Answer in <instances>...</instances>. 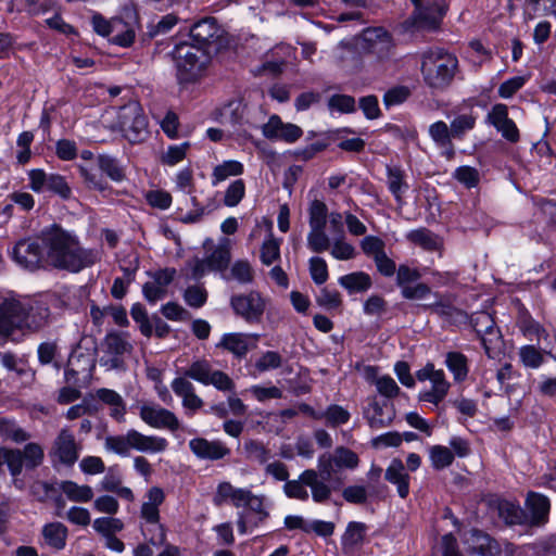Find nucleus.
I'll return each mask as SVG.
<instances>
[{"label":"nucleus","mask_w":556,"mask_h":556,"mask_svg":"<svg viewBox=\"0 0 556 556\" xmlns=\"http://www.w3.org/2000/svg\"><path fill=\"white\" fill-rule=\"evenodd\" d=\"M358 464L359 458L354 451L338 446L332 453L318 456L316 469H305L296 479L283 484V493L288 498L301 502H307L311 496L315 504L326 505L343 484L338 473L343 469L354 470Z\"/></svg>","instance_id":"nucleus-1"},{"label":"nucleus","mask_w":556,"mask_h":556,"mask_svg":"<svg viewBox=\"0 0 556 556\" xmlns=\"http://www.w3.org/2000/svg\"><path fill=\"white\" fill-rule=\"evenodd\" d=\"M39 238L46 248V265L70 273H79L100 262L99 249L85 248L78 235L52 224L39 231Z\"/></svg>","instance_id":"nucleus-2"},{"label":"nucleus","mask_w":556,"mask_h":556,"mask_svg":"<svg viewBox=\"0 0 556 556\" xmlns=\"http://www.w3.org/2000/svg\"><path fill=\"white\" fill-rule=\"evenodd\" d=\"M189 379L204 386H213L222 392H233L236 389L230 376L222 370L213 369L208 361L197 359L192 362L184 371L182 377H176L170 382V388L181 399V406L188 417H193L204 406V401L197 394L195 387Z\"/></svg>","instance_id":"nucleus-3"},{"label":"nucleus","mask_w":556,"mask_h":556,"mask_svg":"<svg viewBox=\"0 0 556 556\" xmlns=\"http://www.w3.org/2000/svg\"><path fill=\"white\" fill-rule=\"evenodd\" d=\"M49 316L48 308L16 294L0 298V339L9 338L15 330L36 331L43 327Z\"/></svg>","instance_id":"nucleus-4"},{"label":"nucleus","mask_w":556,"mask_h":556,"mask_svg":"<svg viewBox=\"0 0 556 556\" xmlns=\"http://www.w3.org/2000/svg\"><path fill=\"white\" fill-rule=\"evenodd\" d=\"M457 70V58L443 49L429 50L422 54V78L432 90L443 91L447 89L453 83Z\"/></svg>","instance_id":"nucleus-5"},{"label":"nucleus","mask_w":556,"mask_h":556,"mask_svg":"<svg viewBox=\"0 0 556 556\" xmlns=\"http://www.w3.org/2000/svg\"><path fill=\"white\" fill-rule=\"evenodd\" d=\"M170 55L180 84L194 83L202 77L208 59L201 48L181 42L175 46Z\"/></svg>","instance_id":"nucleus-6"},{"label":"nucleus","mask_w":556,"mask_h":556,"mask_svg":"<svg viewBox=\"0 0 556 556\" xmlns=\"http://www.w3.org/2000/svg\"><path fill=\"white\" fill-rule=\"evenodd\" d=\"M258 108H251L242 99H236L228 102L223 109L224 124H229L232 134L240 137H249L251 130L258 128L260 115Z\"/></svg>","instance_id":"nucleus-7"},{"label":"nucleus","mask_w":556,"mask_h":556,"mask_svg":"<svg viewBox=\"0 0 556 556\" xmlns=\"http://www.w3.org/2000/svg\"><path fill=\"white\" fill-rule=\"evenodd\" d=\"M117 123L124 137L131 143L141 142L148 137V119L137 101H129L119 109Z\"/></svg>","instance_id":"nucleus-8"},{"label":"nucleus","mask_w":556,"mask_h":556,"mask_svg":"<svg viewBox=\"0 0 556 556\" xmlns=\"http://www.w3.org/2000/svg\"><path fill=\"white\" fill-rule=\"evenodd\" d=\"M361 50L379 61L390 59L394 54V40L392 35L381 26L363 29L358 38Z\"/></svg>","instance_id":"nucleus-9"},{"label":"nucleus","mask_w":556,"mask_h":556,"mask_svg":"<svg viewBox=\"0 0 556 556\" xmlns=\"http://www.w3.org/2000/svg\"><path fill=\"white\" fill-rule=\"evenodd\" d=\"M416 378L419 381H429L430 389L420 391L418 400L420 402L430 403L439 406L448 394L451 383L442 369H435L431 363L426 364L421 369L416 371Z\"/></svg>","instance_id":"nucleus-10"},{"label":"nucleus","mask_w":556,"mask_h":556,"mask_svg":"<svg viewBox=\"0 0 556 556\" xmlns=\"http://www.w3.org/2000/svg\"><path fill=\"white\" fill-rule=\"evenodd\" d=\"M13 260L22 267L36 270L46 265V248L42 245L39 233L34 238L17 241L12 250Z\"/></svg>","instance_id":"nucleus-11"},{"label":"nucleus","mask_w":556,"mask_h":556,"mask_svg":"<svg viewBox=\"0 0 556 556\" xmlns=\"http://www.w3.org/2000/svg\"><path fill=\"white\" fill-rule=\"evenodd\" d=\"M132 345L125 333L112 332L106 334L103 342V355L100 365L108 370L122 369L124 367L123 355L130 353Z\"/></svg>","instance_id":"nucleus-12"},{"label":"nucleus","mask_w":556,"mask_h":556,"mask_svg":"<svg viewBox=\"0 0 556 556\" xmlns=\"http://www.w3.org/2000/svg\"><path fill=\"white\" fill-rule=\"evenodd\" d=\"M367 404L363 408V416L368 426L374 430H379L391 426L396 417L394 404L390 401L369 396Z\"/></svg>","instance_id":"nucleus-13"},{"label":"nucleus","mask_w":556,"mask_h":556,"mask_svg":"<svg viewBox=\"0 0 556 556\" xmlns=\"http://www.w3.org/2000/svg\"><path fill=\"white\" fill-rule=\"evenodd\" d=\"M230 305L238 316L252 324L261 321L267 301L260 292L250 291L247 294L231 296Z\"/></svg>","instance_id":"nucleus-14"},{"label":"nucleus","mask_w":556,"mask_h":556,"mask_svg":"<svg viewBox=\"0 0 556 556\" xmlns=\"http://www.w3.org/2000/svg\"><path fill=\"white\" fill-rule=\"evenodd\" d=\"M415 9L412 14L414 26L421 29H434L439 26L445 11L441 0H410Z\"/></svg>","instance_id":"nucleus-15"},{"label":"nucleus","mask_w":556,"mask_h":556,"mask_svg":"<svg viewBox=\"0 0 556 556\" xmlns=\"http://www.w3.org/2000/svg\"><path fill=\"white\" fill-rule=\"evenodd\" d=\"M258 340L257 333L228 332L222 336L216 348L227 351L237 359H243L257 346Z\"/></svg>","instance_id":"nucleus-16"},{"label":"nucleus","mask_w":556,"mask_h":556,"mask_svg":"<svg viewBox=\"0 0 556 556\" xmlns=\"http://www.w3.org/2000/svg\"><path fill=\"white\" fill-rule=\"evenodd\" d=\"M139 416L148 426L156 429H168L174 432L180 428V421L169 409L157 404H143L139 407Z\"/></svg>","instance_id":"nucleus-17"},{"label":"nucleus","mask_w":556,"mask_h":556,"mask_svg":"<svg viewBox=\"0 0 556 556\" xmlns=\"http://www.w3.org/2000/svg\"><path fill=\"white\" fill-rule=\"evenodd\" d=\"M261 128L263 136L271 141L293 143L303 135L301 127L292 123H283L276 114L271 115Z\"/></svg>","instance_id":"nucleus-18"},{"label":"nucleus","mask_w":556,"mask_h":556,"mask_svg":"<svg viewBox=\"0 0 556 556\" xmlns=\"http://www.w3.org/2000/svg\"><path fill=\"white\" fill-rule=\"evenodd\" d=\"M78 450L73 433L67 428H63L53 442L50 456L53 462L73 466L78 459Z\"/></svg>","instance_id":"nucleus-19"},{"label":"nucleus","mask_w":556,"mask_h":556,"mask_svg":"<svg viewBox=\"0 0 556 556\" xmlns=\"http://www.w3.org/2000/svg\"><path fill=\"white\" fill-rule=\"evenodd\" d=\"M165 500L163 490L159 486H152L146 494V501L140 508V517L147 526H154L156 528V541L162 540V523L160 522V506Z\"/></svg>","instance_id":"nucleus-20"},{"label":"nucleus","mask_w":556,"mask_h":556,"mask_svg":"<svg viewBox=\"0 0 556 556\" xmlns=\"http://www.w3.org/2000/svg\"><path fill=\"white\" fill-rule=\"evenodd\" d=\"M175 276V268H163L151 274V280L142 286L144 299L151 304L164 299L167 294V287L173 282Z\"/></svg>","instance_id":"nucleus-21"},{"label":"nucleus","mask_w":556,"mask_h":556,"mask_svg":"<svg viewBox=\"0 0 556 556\" xmlns=\"http://www.w3.org/2000/svg\"><path fill=\"white\" fill-rule=\"evenodd\" d=\"M486 123L492 125L509 142H517L520 138L516 123L508 117L506 104L497 103L486 115Z\"/></svg>","instance_id":"nucleus-22"},{"label":"nucleus","mask_w":556,"mask_h":556,"mask_svg":"<svg viewBox=\"0 0 556 556\" xmlns=\"http://www.w3.org/2000/svg\"><path fill=\"white\" fill-rule=\"evenodd\" d=\"M189 448L195 457L204 460H219L230 455V448L220 440L194 438L189 441Z\"/></svg>","instance_id":"nucleus-23"},{"label":"nucleus","mask_w":556,"mask_h":556,"mask_svg":"<svg viewBox=\"0 0 556 556\" xmlns=\"http://www.w3.org/2000/svg\"><path fill=\"white\" fill-rule=\"evenodd\" d=\"M428 134L434 144L442 149V154L447 159L451 160L455 155V147L453 143L454 136L452 134L451 127L447 126V124L443 121H438L432 123L429 126Z\"/></svg>","instance_id":"nucleus-24"},{"label":"nucleus","mask_w":556,"mask_h":556,"mask_svg":"<svg viewBox=\"0 0 556 556\" xmlns=\"http://www.w3.org/2000/svg\"><path fill=\"white\" fill-rule=\"evenodd\" d=\"M132 450L140 453L157 454L163 453L168 441L159 435H147L136 429H130Z\"/></svg>","instance_id":"nucleus-25"},{"label":"nucleus","mask_w":556,"mask_h":556,"mask_svg":"<svg viewBox=\"0 0 556 556\" xmlns=\"http://www.w3.org/2000/svg\"><path fill=\"white\" fill-rule=\"evenodd\" d=\"M43 544L54 551H62L68 538L67 527L60 521L48 522L41 528Z\"/></svg>","instance_id":"nucleus-26"},{"label":"nucleus","mask_w":556,"mask_h":556,"mask_svg":"<svg viewBox=\"0 0 556 556\" xmlns=\"http://www.w3.org/2000/svg\"><path fill=\"white\" fill-rule=\"evenodd\" d=\"M475 329L481 338L483 349L489 354L492 345L500 341V332L493 318L488 313L479 314L475 319Z\"/></svg>","instance_id":"nucleus-27"},{"label":"nucleus","mask_w":556,"mask_h":556,"mask_svg":"<svg viewBox=\"0 0 556 556\" xmlns=\"http://www.w3.org/2000/svg\"><path fill=\"white\" fill-rule=\"evenodd\" d=\"M90 399H97L106 406L110 407V416L117 420L123 421L126 414V403L116 391L106 388H100L96 390L94 395H90Z\"/></svg>","instance_id":"nucleus-28"},{"label":"nucleus","mask_w":556,"mask_h":556,"mask_svg":"<svg viewBox=\"0 0 556 556\" xmlns=\"http://www.w3.org/2000/svg\"><path fill=\"white\" fill-rule=\"evenodd\" d=\"M248 492V489L235 488L230 482L224 481L217 485L213 503L216 506H222L230 502L235 507L239 508L243 506Z\"/></svg>","instance_id":"nucleus-29"},{"label":"nucleus","mask_w":556,"mask_h":556,"mask_svg":"<svg viewBox=\"0 0 556 556\" xmlns=\"http://www.w3.org/2000/svg\"><path fill=\"white\" fill-rule=\"evenodd\" d=\"M384 478L397 488V493L405 498L409 493V476L405 470L403 462L399 458L392 459L386 470Z\"/></svg>","instance_id":"nucleus-30"},{"label":"nucleus","mask_w":556,"mask_h":556,"mask_svg":"<svg viewBox=\"0 0 556 556\" xmlns=\"http://www.w3.org/2000/svg\"><path fill=\"white\" fill-rule=\"evenodd\" d=\"M191 37L201 45L210 43L219 37V26L215 17H204L190 29Z\"/></svg>","instance_id":"nucleus-31"},{"label":"nucleus","mask_w":556,"mask_h":556,"mask_svg":"<svg viewBox=\"0 0 556 556\" xmlns=\"http://www.w3.org/2000/svg\"><path fill=\"white\" fill-rule=\"evenodd\" d=\"M526 506L531 513L532 523L540 525L547 520L551 503L547 496L529 492L526 500Z\"/></svg>","instance_id":"nucleus-32"},{"label":"nucleus","mask_w":556,"mask_h":556,"mask_svg":"<svg viewBox=\"0 0 556 556\" xmlns=\"http://www.w3.org/2000/svg\"><path fill=\"white\" fill-rule=\"evenodd\" d=\"M338 282L349 293H363L368 291L372 286L370 276L364 271H354L341 276Z\"/></svg>","instance_id":"nucleus-33"},{"label":"nucleus","mask_w":556,"mask_h":556,"mask_svg":"<svg viewBox=\"0 0 556 556\" xmlns=\"http://www.w3.org/2000/svg\"><path fill=\"white\" fill-rule=\"evenodd\" d=\"M59 489L65 496L76 503H88L93 498L92 488L87 484H78L72 480H64L59 483Z\"/></svg>","instance_id":"nucleus-34"},{"label":"nucleus","mask_w":556,"mask_h":556,"mask_svg":"<svg viewBox=\"0 0 556 556\" xmlns=\"http://www.w3.org/2000/svg\"><path fill=\"white\" fill-rule=\"evenodd\" d=\"M387 176L390 192L394 195L396 202L403 205V194L408 190V185L404 180V173L400 168L388 167Z\"/></svg>","instance_id":"nucleus-35"},{"label":"nucleus","mask_w":556,"mask_h":556,"mask_svg":"<svg viewBox=\"0 0 556 556\" xmlns=\"http://www.w3.org/2000/svg\"><path fill=\"white\" fill-rule=\"evenodd\" d=\"M445 365L453 374L456 382L464 381L468 376V359L459 352H448L445 358Z\"/></svg>","instance_id":"nucleus-36"},{"label":"nucleus","mask_w":556,"mask_h":556,"mask_svg":"<svg viewBox=\"0 0 556 556\" xmlns=\"http://www.w3.org/2000/svg\"><path fill=\"white\" fill-rule=\"evenodd\" d=\"M7 465L12 477H18L23 470L22 451L17 448L0 447V468Z\"/></svg>","instance_id":"nucleus-37"},{"label":"nucleus","mask_w":556,"mask_h":556,"mask_svg":"<svg viewBox=\"0 0 556 556\" xmlns=\"http://www.w3.org/2000/svg\"><path fill=\"white\" fill-rule=\"evenodd\" d=\"M435 301L429 304H425L424 308L429 309L442 317L452 318L462 314L459 309L454 307L450 296L434 293Z\"/></svg>","instance_id":"nucleus-38"},{"label":"nucleus","mask_w":556,"mask_h":556,"mask_svg":"<svg viewBox=\"0 0 556 556\" xmlns=\"http://www.w3.org/2000/svg\"><path fill=\"white\" fill-rule=\"evenodd\" d=\"M243 173L242 163L229 160L214 167L212 173V182L214 186L226 180L230 176H239Z\"/></svg>","instance_id":"nucleus-39"},{"label":"nucleus","mask_w":556,"mask_h":556,"mask_svg":"<svg viewBox=\"0 0 556 556\" xmlns=\"http://www.w3.org/2000/svg\"><path fill=\"white\" fill-rule=\"evenodd\" d=\"M243 450L245 457L252 462L265 465L271 458L270 451L263 442L257 440H248L244 442Z\"/></svg>","instance_id":"nucleus-40"},{"label":"nucleus","mask_w":556,"mask_h":556,"mask_svg":"<svg viewBox=\"0 0 556 556\" xmlns=\"http://www.w3.org/2000/svg\"><path fill=\"white\" fill-rule=\"evenodd\" d=\"M104 447L117 455L127 456L132 450L130 429L125 434L106 437Z\"/></svg>","instance_id":"nucleus-41"},{"label":"nucleus","mask_w":556,"mask_h":556,"mask_svg":"<svg viewBox=\"0 0 556 556\" xmlns=\"http://www.w3.org/2000/svg\"><path fill=\"white\" fill-rule=\"evenodd\" d=\"M367 527L363 522L351 521L342 535V545L348 548L357 546L364 542Z\"/></svg>","instance_id":"nucleus-42"},{"label":"nucleus","mask_w":556,"mask_h":556,"mask_svg":"<svg viewBox=\"0 0 556 556\" xmlns=\"http://www.w3.org/2000/svg\"><path fill=\"white\" fill-rule=\"evenodd\" d=\"M328 207L320 200H313L308 207L309 228H325L328 218Z\"/></svg>","instance_id":"nucleus-43"},{"label":"nucleus","mask_w":556,"mask_h":556,"mask_svg":"<svg viewBox=\"0 0 556 556\" xmlns=\"http://www.w3.org/2000/svg\"><path fill=\"white\" fill-rule=\"evenodd\" d=\"M98 165L102 173L114 181H122L125 178L123 167L118 161L110 155H99Z\"/></svg>","instance_id":"nucleus-44"},{"label":"nucleus","mask_w":556,"mask_h":556,"mask_svg":"<svg viewBox=\"0 0 556 556\" xmlns=\"http://www.w3.org/2000/svg\"><path fill=\"white\" fill-rule=\"evenodd\" d=\"M331 241L325 228H309L307 235V247L314 253H321L331 247Z\"/></svg>","instance_id":"nucleus-45"},{"label":"nucleus","mask_w":556,"mask_h":556,"mask_svg":"<svg viewBox=\"0 0 556 556\" xmlns=\"http://www.w3.org/2000/svg\"><path fill=\"white\" fill-rule=\"evenodd\" d=\"M0 434L4 439L15 443L25 442L30 438L24 429L18 427L14 421L5 418H0Z\"/></svg>","instance_id":"nucleus-46"},{"label":"nucleus","mask_w":556,"mask_h":556,"mask_svg":"<svg viewBox=\"0 0 556 556\" xmlns=\"http://www.w3.org/2000/svg\"><path fill=\"white\" fill-rule=\"evenodd\" d=\"M429 456L432 467L438 470L448 467L454 460V453L443 445L431 446Z\"/></svg>","instance_id":"nucleus-47"},{"label":"nucleus","mask_w":556,"mask_h":556,"mask_svg":"<svg viewBox=\"0 0 556 556\" xmlns=\"http://www.w3.org/2000/svg\"><path fill=\"white\" fill-rule=\"evenodd\" d=\"M189 148V142L172 144L162 153L160 161L164 165L175 166L186 157Z\"/></svg>","instance_id":"nucleus-48"},{"label":"nucleus","mask_w":556,"mask_h":556,"mask_svg":"<svg viewBox=\"0 0 556 556\" xmlns=\"http://www.w3.org/2000/svg\"><path fill=\"white\" fill-rule=\"evenodd\" d=\"M477 116L472 113L460 114L451 122L452 134L455 139H463L464 135L473 129L476 126Z\"/></svg>","instance_id":"nucleus-49"},{"label":"nucleus","mask_w":556,"mask_h":556,"mask_svg":"<svg viewBox=\"0 0 556 556\" xmlns=\"http://www.w3.org/2000/svg\"><path fill=\"white\" fill-rule=\"evenodd\" d=\"M407 238L413 243L418 244L428 251H434L439 247L438 238L425 228L410 231L407 235Z\"/></svg>","instance_id":"nucleus-50"},{"label":"nucleus","mask_w":556,"mask_h":556,"mask_svg":"<svg viewBox=\"0 0 556 556\" xmlns=\"http://www.w3.org/2000/svg\"><path fill=\"white\" fill-rule=\"evenodd\" d=\"M375 387L382 400L390 401L401 393V389L395 380L390 376H381L375 380Z\"/></svg>","instance_id":"nucleus-51"},{"label":"nucleus","mask_w":556,"mask_h":556,"mask_svg":"<svg viewBox=\"0 0 556 556\" xmlns=\"http://www.w3.org/2000/svg\"><path fill=\"white\" fill-rule=\"evenodd\" d=\"M23 463L27 469H35L43 462V450L38 443H28L22 451Z\"/></svg>","instance_id":"nucleus-52"},{"label":"nucleus","mask_w":556,"mask_h":556,"mask_svg":"<svg viewBox=\"0 0 556 556\" xmlns=\"http://www.w3.org/2000/svg\"><path fill=\"white\" fill-rule=\"evenodd\" d=\"M212 270H224L230 262V249L228 244H220L206 257Z\"/></svg>","instance_id":"nucleus-53"},{"label":"nucleus","mask_w":556,"mask_h":556,"mask_svg":"<svg viewBox=\"0 0 556 556\" xmlns=\"http://www.w3.org/2000/svg\"><path fill=\"white\" fill-rule=\"evenodd\" d=\"M316 303L328 311L338 309L342 305V298L339 291L325 287L319 290Z\"/></svg>","instance_id":"nucleus-54"},{"label":"nucleus","mask_w":556,"mask_h":556,"mask_svg":"<svg viewBox=\"0 0 556 556\" xmlns=\"http://www.w3.org/2000/svg\"><path fill=\"white\" fill-rule=\"evenodd\" d=\"M178 24V16L174 13H168L161 17L155 24L148 26L147 35L149 38H154L159 35H164L170 31Z\"/></svg>","instance_id":"nucleus-55"},{"label":"nucleus","mask_w":556,"mask_h":556,"mask_svg":"<svg viewBox=\"0 0 556 556\" xmlns=\"http://www.w3.org/2000/svg\"><path fill=\"white\" fill-rule=\"evenodd\" d=\"M280 257V241L269 236L265 240L261 248V261L264 265H271L275 261Z\"/></svg>","instance_id":"nucleus-56"},{"label":"nucleus","mask_w":556,"mask_h":556,"mask_svg":"<svg viewBox=\"0 0 556 556\" xmlns=\"http://www.w3.org/2000/svg\"><path fill=\"white\" fill-rule=\"evenodd\" d=\"M309 275L316 285H323L327 281L328 266L324 258L319 256H313L308 261Z\"/></svg>","instance_id":"nucleus-57"},{"label":"nucleus","mask_w":556,"mask_h":556,"mask_svg":"<svg viewBox=\"0 0 556 556\" xmlns=\"http://www.w3.org/2000/svg\"><path fill=\"white\" fill-rule=\"evenodd\" d=\"M132 319L139 324L141 333L144 337H151L153 332V326L148 317L147 311L140 303H135L130 309Z\"/></svg>","instance_id":"nucleus-58"},{"label":"nucleus","mask_w":556,"mask_h":556,"mask_svg":"<svg viewBox=\"0 0 556 556\" xmlns=\"http://www.w3.org/2000/svg\"><path fill=\"white\" fill-rule=\"evenodd\" d=\"M328 109L339 113H352L355 111V99L348 94H333L328 100Z\"/></svg>","instance_id":"nucleus-59"},{"label":"nucleus","mask_w":556,"mask_h":556,"mask_svg":"<svg viewBox=\"0 0 556 556\" xmlns=\"http://www.w3.org/2000/svg\"><path fill=\"white\" fill-rule=\"evenodd\" d=\"M321 417L326 418L329 426L338 427L349 421L350 413L342 406L333 404L327 407Z\"/></svg>","instance_id":"nucleus-60"},{"label":"nucleus","mask_w":556,"mask_h":556,"mask_svg":"<svg viewBox=\"0 0 556 556\" xmlns=\"http://www.w3.org/2000/svg\"><path fill=\"white\" fill-rule=\"evenodd\" d=\"M330 253L336 260L348 261L355 257L356 251L355 248L341 236L332 242Z\"/></svg>","instance_id":"nucleus-61"},{"label":"nucleus","mask_w":556,"mask_h":556,"mask_svg":"<svg viewBox=\"0 0 556 556\" xmlns=\"http://www.w3.org/2000/svg\"><path fill=\"white\" fill-rule=\"evenodd\" d=\"M245 193V185L242 179H237L232 181L226 192L224 198V203L226 206L232 207L239 204V202L243 199Z\"/></svg>","instance_id":"nucleus-62"},{"label":"nucleus","mask_w":556,"mask_h":556,"mask_svg":"<svg viewBox=\"0 0 556 556\" xmlns=\"http://www.w3.org/2000/svg\"><path fill=\"white\" fill-rule=\"evenodd\" d=\"M475 539V544L471 546L473 553L479 554L480 556H493L494 549H496V544L491 538L486 534H482L480 532H475L472 534Z\"/></svg>","instance_id":"nucleus-63"},{"label":"nucleus","mask_w":556,"mask_h":556,"mask_svg":"<svg viewBox=\"0 0 556 556\" xmlns=\"http://www.w3.org/2000/svg\"><path fill=\"white\" fill-rule=\"evenodd\" d=\"M410 96V89L406 86L390 88L383 96V104L387 108L404 103Z\"/></svg>","instance_id":"nucleus-64"}]
</instances>
